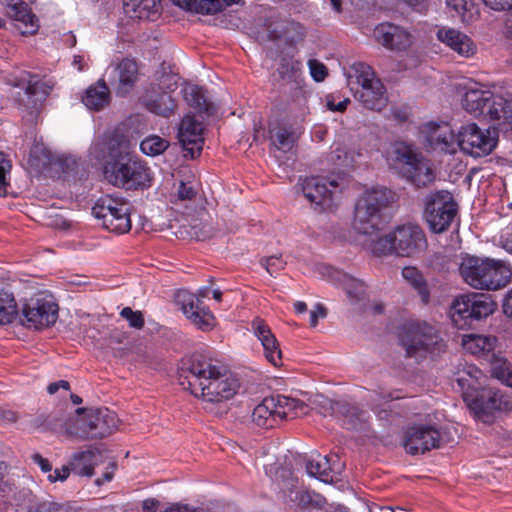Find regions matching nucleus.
<instances>
[{"label": "nucleus", "mask_w": 512, "mask_h": 512, "mask_svg": "<svg viewBox=\"0 0 512 512\" xmlns=\"http://www.w3.org/2000/svg\"><path fill=\"white\" fill-rule=\"evenodd\" d=\"M179 384L203 401L220 403L237 393L239 383L220 361L201 353L182 359Z\"/></svg>", "instance_id": "f257e3e1"}, {"label": "nucleus", "mask_w": 512, "mask_h": 512, "mask_svg": "<svg viewBox=\"0 0 512 512\" xmlns=\"http://www.w3.org/2000/svg\"><path fill=\"white\" fill-rule=\"evenodd\" d=\"M108 149L111 161L106 163L104 173L113 185L127 190L150 185V169L141 161L132 158L124 144L110 140Z\"/></svg>", "instance_id": "f03ea898"}, {"label": "nucleus", "mask_w": 512, "mask_h": 512, "mask_svg": "<svg viewBox=\"0 0 512 512\" xmlns=\"http://www.w3.org/2000/svg\"><path fill=\"white\" fill-rule=\"evenodd\" d=\"M395 193L385 187L364 191L354 207L353 227L363 235H372L380 230L387 209L395 202Z\"/></svg>", "instance_id": "7ed1b4c3"}, {"label": "nucleus", "mask_w": 512, "mask_h": 512, "mask_svg": "<svg viewBox=\"0 0 512 512\" xmlns=\"http://www.w3.org/2000/svg\"><path fill=\"white\" fill-rule=\"evenodd\" d=\"M459 272L472 288H504L512 277L511 268L503 261L477 256L464 257Z\"/></svg>", "instance_id": "20e7f679"}, {"label": "nucleus", "mask_w": 512, "mask_h": 512, "mask_svg": "<svg viewBox=\"0 0 512 512\" xmlns=\"http://www.w3.org/2000/svg\"><path fill=\"white\" fill-rule=\"evenodd\" d=\"M399 339L406 355L416 359H423L428 354L436 355L445 350V343L435 327L426 322L405 325Z\"/></svg>", "instance_id": "39448f33"}, {"label": "nucleus", "mask_w": 512, "mask_h": 512, "mask_svg": "<svg viewBox=\"0 0 512 512\" xmlns=\"http://www.w3.org/2000/svg\"><path fill=\"white\" fill-rule=\"evenodd\" d=\"M466 111L474 116L489 117L491 120H502L500 126L512 130V98L504 99L494 96L489 91L469 89L463 98Z\"/></svg>", "instance_id": "423d86ee"}, {"label": "nucleus", "mask_w": 512, "mask_h": 512, "mask_svg": "<svg viewBox=\"0 0 512 512\" xmlns=\"http://www.w3.org/2000/svg\"><path fill=\"white\" fill-rule=\"evenodd\" d=\"M306 404L298 399L276 395L266 397L252 413V421L265 429L275 428L287 419H293L299 413H306Z\"/></svg>", "instance_id": "0eeeda50"}, {"label": "nucleus", "mask_w": 512, "mask_h": 512, "mask_svg": "<svg viewBox=\"0 0 512 512\" xmlns=\"http://www.w3.org/2000/svg\"><path fill=\"white\" fill-rule=\"evenodd\" d=\"M131 207V203L123 198L106 195L94 204L92 214L108 231L125 234L131 229Z\"/></svg>", "instance_id": "6e6552de"}, {"label": "nucleus", "mask_w": 512, "mask_h": 512, "mask_svg": "<svg viewBox=\"0 0 512 512\" xmlns=\"http://www.w3.org/2000/svg\"><path fill=\"white\" fill-rule=\"evenodd\" d=\"M393 159L402 165L405 177L415 186L423 187L433 182L434 172L418 149L405 142L392 147Z\"/></svg>", "instance_id": "1a4fd4ad"}, {"label": "nucleus", "mask_w": 512, "mask_h": 512, "mask_svg": "<svg viewBox=\"0 0 512 512\" xmlns=\"http://www.w3.org/2000/svg\"><path fill=\"white\" fill-rule=\"evenodd\" d=\"M464 401L477 420L490 424L495 413L512 410V397L493 387L481 389L476 395L464 393Z\"/></svg>", "instance_id": "9d476101"}, {"label": "nucleus", "mask_w": 512, "mask_h": 512, "mask_svg": "<svg viewBox=\"0 0 512 512\" xmlns=\"http://www.w3.org/2000/svg\"><path fill=\"white\" fill-rule=\"evenodd\" d=\"M424 217L431 231L442 233L454 221L458 205L453 195L445 190L436 191L426 196Z\"/></svg>", "instance_id": "9b49d317"}, {"label": "nucleus", "mask_w": 512, "mask_h": 512, "mask_svg": "<svg viewBox=\"0 0 512 512\" xmlns=\"http://www.w3.org/2000/svg\"><path fill=\"white\" fill-rule=\"evenodd\" d=\"M360 89L356 92L357 99L370 110L381 111L387 105L385 88L380 79L375 77L373 69L359 62L354 65Z\"/></svg>", "instance_id": "f8f14e48"}, {"label": "nucleus", "mask_w": 512, "mask_h": 512, "mask_svg": "<svg viewBox=\"0 0 512 512\" xmlns=\"http://www.w3.org/2000/svg\"><path fill=\"white\" fill-rule=\"evenodd\" d=\"M207 292L208 290H199L198 293H193L191 290H177L174 296L175 303L187 319L203 331L210 330L214 326V317L203 303Z\"/></svg>", "instance_id": "ddd939ff"}, {"label": "nucleus", "mask_w": 512, "mask_h": 512, "mask_svg": "<svg viewBox=\"0 0 512 512\" xmlns=\"http://www.w3.org/2000/svg\"><path fill=\"white\" fill-rule=\"evenodd\" d=\"M459 148L473 157L490 154L497 144L495 129L482 130L476 124L465 125L458 132Z\"/></svg>", "instance_id": "4468645a"}, {"label": "nucleus", "mask_w": 512, "mask_h": 512, "mask_svg": "<svg viewBox=\"0 0 512 512\" xmlns=\"http://www.w3.org/2000/svg\"><path fill=\"white\" fill-rule=\"evenodd\" d=\"M496 303L487 294H473L454 301L451 308V319L457 327H462L460 319L480 320L492 314Z\"/></svg>", "instance_id": "2eb2a0df"}, {"label": "nucleus", "mask_w": 512, "mask_h": 512, "mask_svg": "<svg viewBox=\"0 0 512 512\" xmlns=\"http://www.w3.org/2000/svg\"><path fill=\"white\" fill-rule=\"evenodd\" d=\"M442 435L434 425H416L407 429L403 446L411 455L424 454L441 446Z\"/></svg>", "instance_id": "dca6fc26"}, {"label": "nucleus", "mask_w": 512, "mask_h": 512, "mask_svg": "<svg viewBox=\"0 0 512 512\" xmlns=\"http://www.w3.org/2000/svg\"><path fill=\"white\" fill-rule=\"evenodd\" d=\"M58 305L52 300L31 299L22 308L21 323L34 329L53 325L58 318Z\"/></svg>", "instance_id": "f3484780"}, {"label": "nucleus", "mask_w": 512, "mask_h": 512, "mask_svg": "<svg viewBox=\"0 0 512 512\" xmlns=\"http://www.w3.org/2000/svg\"><path fill=\"white\" fill-rule=\"evenodd\" d=\"M396 255L402 257L414 256L427 246L426 236L422 228L413 223L397 226L394 231Z\"/></svg>", "instance_id": "a211bd4d"}, {"label": "nucleus", "mask_w": 512, "mask_h": 512, "mask_svg": "<svg viewBox=\"0 0 512 512\" xmlns=\"http://www.w3.org/2000/svg\"><path fill=\"white\" fill-rule=\"evenodd\" d=\"M327 184L333 188L338 187L335 179L327 181L322 176L306 177L301 182L303 196L319 212L332 207L334 192L328 188Z\"/></svg>", "instance_id": "6ab92c4d"}, {"label": "nucleus", "mask_w": 512, "mask_h": 512, "mask_svg": "<svg viewBox=\"0 0 512 512\" xmlns=\"http://www.w3.org/2000/svg\"><path fill=\"white\" fill-rule=\"evenodd\" d=\"M203 125L194 116H185L179 126L178 139L185 151V156L195 159L203 149Z\"/></svg>", "instance_id": "aec40b11"}, {"label": "nucleus", "mask_w": 512, "mask_h": 512, "mask_svg": "<svg viewBox=\"0 0 512 512\" xmlns=\"http://www.w3.org/2000/svg\"><path fill=\"white\" fill-rule=\"evenodd\" d=\"M5 14L16 22L15 26L22 35H33L39 29V21L27 3L23 0H1Z\"/></svg>", "instance_id": "412c9836"}, {"label": "nucleus", "mask_w": 512, "mask_h": 512, "mask_svg": "<svg viewBox=\"0 0 512 512\" xmlns=\"http://www.w3.org/2000/svg\"><path fill=\"white\" fill-rule=\"evenodd\" d=\"M267 33L270 40L283 41L286 45L294 47L304 41L307 31L299 22L280 18L269 22Z\"/></svg>", "instance_id": "4be33fe9"}, {"label": "nucleus", "mask_w": 512, "mask_h": 512, "mask_svg": "<svg viewBox=\"0 0 512 512\" xmlns=\"http://www.w3.org/2000/svg\"><path fill=\"white\" fill-rule=\"evenodd\" d=\"M425 133L426 141L433 150L454 154L459 148L458 134L455 135L447 123H428Z\"/></svg>", "instance_id": "5701e85b"}, {"label": "nucleus", "mask_w": 512, "mask_h": 512, "mask_svg": "<svg viewBox=\"0 0 512 512\" xmlns=\"http://www.w3.org/2000/svg\"><path fill=\"white\" fill-rule=\"evenodd\" d=\"M376 41L391 50L403 51L413 43V36L404 28L392 23H381L374 29Z\"/></svg>", "instance_id": "b1692460"}, {"label": "nucleus", "mask_w": 512, "mask_h": 512, "mask_svg": "<svg viewBox=\"0 0 512 512\" xmlns=\"http://www.w3.org/2000/svg\"><path fill=\"white\" fill-rule=\"evenodd\" d=\"M254 335L259 339L263 348L265 357L275 367L282 365V352L276 337L271 332L270 327L261 318H255L251 323Z\"/></svg>", "instance_id": "393cba45"}, {"label": "nucleus", "mask_w": 512, "mask_h": 512, "mask_svg": "<svg viewBox=\"0 0 512 512\" xmlns=\"http://www.w3.org/2000/svg\"><path fill=\"white\" fill-rule=\"evenodd\" d=\"M118 424L116 413L108 408L89 409L88 426L91 439L109 436L117 429Z\"/></svg>", "instance_id": "a878e982"}, {"label": "nucleus", "mask_w": 512, "mask_h": 512, "mask_svg": "<svg viewBox=\"0 0 512 512\" xmlns=\"http://www.w3.org/2000/svg\"><path fill=\"white\" fill-rule=\"evenodd\" d=\"M45 97V92L37 83L29 84L23 91L18 92L19 108L27 113L23 116L27 121L34 122L36 120Z\"/></svg>", "instance_id": "bb28decb"}, {"label": "nucleus", "mask_w": 512, "mask_h": 512, "mask_svg": "<svg viewBox=\"0 0 512 512\" xmlns=\"http://www.w3.org/2000/svg\"><path fill=\"white\" fill-rule=\"evenodd\" d=\"M142 102L152 113L169 117L176 109V103L168 91H157L153 85L142 96Z\"/></svg>", "instance_id": "cd10ccee"}, {"label": "nucleus", "mask_w": 512, "mask_h": 512, "mask_svg": "<svg viewBox=\"0 0 512 512\" xmlns=\"http://www.w3.org/2000/svg\"><path fill=\"white\" fill-rule=\"evenodd\" d=\"M117 78V95L128 94L139 79L138 64L134 59H122L114 69Z\"/></svg>", "instance_id": "c85d7f7f"}, {"label": "nucleus", "mask_w": 512, "mask_h": 512, "mask_svg": "<svg viewBox=\"0 0 512 512\" xmlns=\"http://www.w3.org/2000/svg\"><path fill=\"white\" fill-rule=\"evenodd\" d=\"M438 39L462 57H471L476 52V45L464 33L455 29H440Z\"/></svg>", "instance_id": "c756f323"}, {"label": "nucleus", "mask_w": 512, "mask_h": 512, "mask_svg": "<svg viewBox=\"0 0 512 512\" xmlns=\"http://www.w3.org/2000/svg\"><path fill=\"white\" fill-rule=\"evenodd\" d=\"M337 406L339 413L344 417L347 429L364 433L370 430L368 416L364 410L346 402L337 403Z\"/></svg>", "instance_id": "7c9ffc66"}, {"label": "nucleus", "mask_w": 512, "mask_h": 512, "mask_svg": "<svg viewBox=\"0 0 512 512\" xmlns=\"http://www.w3.org/2000/svg\"><path fill=\"white\" fill-rule=\"evenodd\" d=\"M317 272L331 285L347 288H357L366 285L364 280L329 265L321 264L317 266Z\"/></svg>", "instance_id": "2f4dec72"}, {"label": "nucleus", "mask_w": 512, "mask_h": 512, "mask_svg": "<svg viewBox=\"0 0 512 512\" xmlns=\"http://www.w3.org/2000/svg\"><path fill=\"white\" fill-rule=\"evenodd\" d=\"M490 366L491 375L502 384L512 388V364L497 348L485 360Z\"/></svg>", "instance_id": "473e14b6"}, {"label": "nucleus", "mask_w": 512, "mask_h": 512, "mask_svg": "<svg viewBox=\"0 0 512 512\" xmlns=\"http://www.w3.org/2000/svg\"><path fill=\"white\" fill-rule=\"evenodd\" d=\"M497 345L498 339L495 336L469 335L463 339L464 349L484 360L497 348Z\"/></svg>", "instance_id": "72a5a7b5"}, {"label": "nucleus", "mask_w": 512, "mask_h": 512, "mask_svg": "<svg viewBox=\"0 0 512 512\" xmlns=\"http://www.w3.org/2000/svg\"><path fill=\"white\" fill-rule=\"evenodd\" d=\"M482 375V371L476 366L464 364L454 373V381L458 384L463 394L465 392L472 394L471 391L478 390L480 386L479 380Z\"/></svg>", "instance_id": "f704fd0d"}, {"label": "nucleus", "mask_w": 512, "mask_h": 512, "mask_svg": "<svg viewBox=\"0 0 512 512\" xmlns=\"http://www.w3.org/2000/svg\"><path fill=\"white\" fill-rule=\"evenodd\" d=\"M270 139L278 151L287 153L293 149L298 137L292 126L277 124L270 128Z\"/></svg>", "instance_id": "c9c22d12"}, {"label": "nucleus", "mask_w": 512, "mask_h": 512, "mask_svg": "<svg viewBox=\"0 0 512 512\" xmlns=\"http://www.w3.org/2000/svg\"><path fill=\"white\" fill-rule=\"evenodd\" d=\"M76 413V416L65 422V433L80 440L91 439L90 427L88 426L89 409L78 408Z\"/></svg>", "instance_id": "e433bc0d"}, {"label": "nucleus", "mask_w": 512, "mask_h": 512, "mask_svg": "<svg viewBox=\"0 0 512 512\" xmlns=\"http://www.w3.org/2000/svg\"><path fill=\"white\" fill-rule=\"evenodd\" d=\"M84 105L95 111H99L110 102V90L104 80H99L95 85L90 86L82 98Z\"/></svg>", "instance_id": "4c0bfd02"}, {"label": "nucleus", "mask_w": 512, "mask_h": 512, "mask_svg": "<svg viewBox=\"0 0 512 512\" xmlns=\"http://www.w3.org/2000/svg\"><path fill=\"white\" fill-rule=\"evenodd\" d=\"M305 468L307 473L325 483L333 482L335 475L330 465L329 458L316 454L305 460Z\"/></svg>", "instance_id": "58836bf2"}, {"label": "nucleus", "mask_w": 512, "mask_h": 512, "mask_svg": "<svg viewBox=\"0 0 512 512\" xmlns=\"http://www.w3.org/2000/svg\"><path fill=\"white\" fill-rule=\"evenodd\" d=\"M185 101L189 106L197 110L199 113L213 115L215 107L212 103L208 102L204 90L197 85H188L183 89Z\"/></svg>", "instance_id": "ea45409f"}, {"label": "nucleus", "mask_w": 512, "mask_h": 512, "mask_svg": "<svg viewBox=\"0 0 512 512\" xmlns=\"http://www.w3.org/2000/svg\"><path fill=\"white\" fill-rule=\"evenodd\" d=\"M99 455L98 450H87L73 454L70 462L71 470L79 476L91 477L94 474L96 458Z\"/></svg>", "instance_id": "a19ab883"}, {"label": "nucleus", "mask_w": 512, "mask_h": 512, "mask_svg": "<svg viewBox=\"0 0 512 512\" xmlns=\"http://www.w3.org/2000/svg\"><path fill=\"white\" fill-rule=\"evenodd\" d=\"M123 5L126 13H133L132 17L150 18L159 13L161 0H124Z\"/></svg>", "instance_id": "79ce46f5"}, {"label": "nucleus", "mask_w": 512, "mask_h": 512, "mask_svg": "<svg viewBox=\"0 0 512 512\" xmlns=\"http://www.w3.org/2000/svg\"><path fill=\"white\" fill-rule=\"evenodd\" d=\"M370 239L364 245L369 249L374 255L382 256L395 254L396 255V245L394 244V233L393 231L384 236H378V231L369 235Z\"/></svg>", "instance_id": "37998d69"}, {"label": "nucleus", "mask_w": 512, "mask_h": 512, "mask_svg": "<svg viewBox=\"0 0 512 512\" xmlns=\"http://www.w3.org/2000/svg\"><path fill=\"white\" fill-rule=\"evenodd\" d=\"M18 316V304L13 293L0 290V325L11 324Z\"/></svg>", "instance_id": "c03bdc74"}, {"label": "nucleus", "mask_w": 512, "mask_h": 512, "mask_svg": "<svg viewBox=\"0 0 512 512\" xmlns=\"http://www.w3.org/2000/svg\"><path fill=\"white\" fill-rule=\"evenodd\" d=\"M179 7L201 14H214L222 10L220 0H173Z\"/></svg>", "instance_id": "a18cd8bd"}, {"label": "nucleus", "mask_w": 512, "mask_h": 512, "mask_svg": "<svg viewBox=\"0 0 512 512\" xmlns=\"http://www.w3.org/2000/svg\"><path fill=\"white\" fill-rule=\"evenodd\" d=\"M302 63L293 57H282L278 67L280 77L287 82H299Z\"/></svg>", "instance_id": "49530a36"}, {"label": "nucleus", "mask_w": 512, "mask_h": 512, "mask_svg": "<svg viewBox=\"0 0 512 512\" xmlns=\"http://www.w3.org/2000/svg\"><path fill=\"white\" fill-rule=\"evenodd\" d=\"M169 146V141L158 135H149L140 143L141 151L144 154L152 157L162 154L168 149Z\"/></svg>", "instance_id": "de8ad7c7"}, {"label": "nucleus", "mask_w": 512, "mask_h": 512, "mask_svg": "<svg viewBox=\"0 0 512 512\" xmlns=\"http://www.w3.org/2000/svg\"><path fill=\"white\" fill-rule=\"evenodd\" d=\"M27 428L31 430L36 429H47V430H56L58 427L62 426V422L55 415H46L39 414L26 423Z\"/></svg>", "instance_id": "09e8293b"}, {"label": "nucleus", "mask_w": 512, "mask_h": 512, "mask_svg": "<svg viewBox=\"0 0 512 512\" xmlns=\"http://www.w3.org/2000/svg\"><path fill=\"white\" fill-rule=\"evenodd\" d=\"M401 274L407 284L413 286V288H425L427 286L424 275L414 266L404 267Z\"/></svg>", "instance_id": "8fccbe9b"}, {"label": "nucleus", "mask_w": 512, "mask_h": 512, "mask_svg": "<svg viewBox=\"0 0 512 512\" xmlns=\"http://www.w3.org/2000/svg\"><path fill=\"white\" fill-rule=\"evenodd\" d=\"M28 512H78L76 509L54 501H42L31 506Z\"/></svg>", "instance_id": "3c124183"}, {"label": "nucleus", "mask_w": 512, "mask_h": 512, "mask_svg": "<svg viewBox=\"0 0 512 512\" xmlns=\"http://www.w3.org/2000/svg\"><path fill=\"white\" fill-rule=\"evenodd\" d=\"M260 265L267 271L268 274L274 276L285 268L286 261L282 258V255H273L262 258Z\"/></svg>", "instance_id": "603ef678"}, {"label": "nucleus", "mask_w": 512, "mask_h": 512, "mask_svg": "<svg viewBox=\"0 0 512 512\" xmlns=\"http://www.w3.org/2000/svg\"><path fill=\"white\" fill-rule=\"evenodd\" d=\"M158 90L173 91L177 87V78L174 74H167L164 71L156 72Z\"/></svg>", "instance_id": "864d4df0"}, {"label": "nucleus", "mask_w": 512, "mask_h": 512, "mask_svg": "<svg viewBox=\"0 0 512 512\" xmlns=\"http://www.w3.org/2000/svg\"><path fill=\"white\" fill-rule=\"evenodd\" d=\"M120 315L125 318L133 328L141 329L144 326V318L140 311H133L130 307H125L122 309Z\"/></svg>", "instance_id": "5fc2aeb1"}, {"label": "nucleus", "mask_w": 512, "mask_h": 512, "mask_svg": "<svg viewBox=\"0 0 512 512\" xmlns=\"http://www.w3.org/2000/svg\"><path fill=\"white\" fill-rule=\"evenodd\" d=\"M190 234L197 240H206L214 234L213 228L207 223L191 224Z\"/></svg>", "instance_id": "6e6d98bb"}, {"label": "nucleus", "mask_w": 512, "mask_h": 512, "mask_svg": "<svg viewBox=\"0 0 512 512\" xmlns=\"http://www.w3.org/2000/svg\"><path fill=\"white\" fill-rule=\"evenodd\" d=\"M176 196L179 201H193L197 197V190L193 184L181 182Z\"/></svg>", "instance_id": "4d7b16f0"}, {"label": "nucleus", "mask_w": 512, "mask_h": 512, "mask_svg": "<svg viewBox=\"0 0 512 512\" xmlns=\"http://www.w3.org/2000/svg\"><path fill=\"white\" fill-rule=\"evenodd\" d=\"M446 3L458 15L464 16L466 12H471L474 9V2L472 0H446Z\"/></svg>", "instance_id": "13d9d810"}, {"label": "nucleus", "mask_w": 512, "mask_h": 512, "mask_svg": "<svg viewBox=\"0 0 512 512\" xmlns=\"http://www.w3.org/2000/svg\"><path fill=\"white\" fill-rule=\"evenodd\" d=\"M308 65L311 76L315 81L320 82L325 79V77L327 76V69L324 64L315 59H310L308 61Z\"/></svg>", "instance_id": "bf43d9fd"}, {"label": "nucleus", "mask_w": 512, "mask_h": 512, "mask_svg": "<svg viewBox=\"0 0 512 512\" xmlns=\"http://www.w3.org/2000/svg\"><path fill=\"white\" fill-rule=\"evenodd\" d=\"M12 168L11 161L4 153H0V192L5 191L8 185L6 175L10 173Z\"/></svg>", "instance_id": "052dcab7"}, {"label": "nucleus", "mask_w": 512, "mask_h": 512, "mask_svg": "<svg viewBox=\"0 0 512 512\" xmlns=\"http://www.w3.org/2000/svg\"><path fill=\"white\" fill-rule=\"evenodd\" d=\"M331 161L339 166H349L351 163V158L344 149L336 148L331 153Z\"/></svg>", "instance_id": "680f3d73"}, {"label": "nucleus", "mask_w": 512, "mask_h": 512, "mask_svg": "<svg viewBox=\"0 0 512 512\" xmlns=\"http://www.w3.org/2000/svg\"><path fill=\"white\" fill-rule=\"evenodd\" d=\"M326 316L327 308L323 304L317 303L310 312V326L316 327L319 318H325Z\"/></svg>", "instance_id": "e2e57ef3"}, {"label": "nucleus", "mask_w": 512, "mask_h": 512, "mask_svg": "<svg viewBox=\"0 0 512 512\" xmlns=\"http://www.w3.org/2000/svg\"><path fill=\"white\" fill-rule=\"evenodd\" d=\"M293 492L290 494V499L296 502L299 506L307 507L312 503V496L308 491L305 490H297L295 491V496H292Z\"/></svg>", "instance_id": "0e129e2a"}, {"label": "nucleus", "mask_w": 512, "mask_h": 512, "mask_svg": "<svg viewBox=\"0 0 512 512\" xmlns=\"http://www.w3.org/2000/svg\"><path fill=\"white\" fill-rule=\"evenodd\" d=\"M483 2L487 7L495 11L512 9V0H483Z\"/></svg>", "instance_id": "69168bd1"}, {"label": "nucleus", "mask_w": 512, "mask_h": 512, "mask_svg": "<svg viewBox=\"0 0 512 512\" xmlns=\"http://www.w3.org/2000/svg\"><path fill=\"white\" fill-rule=\"evenodd\" d=\"M66 285L70 286H91L94 285L93 278L85 275H72L68 278Z\"/></svg>", "instance_id": "338daca9"}, {"label": "nucleus", "mask_w": 512, "mask_h": 512, "mask_svg": "<svg viewBox=\"0 0 512 512\" xmlns=\"http://www.w3.org/2000/svg\"><path fill=\"white\" fill-rule=\"evenodd\" d=\"M70 471H72L71 466H63L60 470L56 469L53 473H50L48 475V480L52 483L56 481H64L68 478Z\"/></svg>", "instance_id": "774afa93"}]
</instances>
